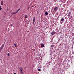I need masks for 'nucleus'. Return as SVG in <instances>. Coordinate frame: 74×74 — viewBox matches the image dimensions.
I'll list each match as a JSON object with an SVG mask.
<instances>
[{
    "instance_id": "nucleus-16",
    "label": "nucleus",
    "mask_w": 74,
    "mask_h": 74,
    "mask_svg": "<svg viewBox=\"0 0 74 74\" xmlns=\"http://www.w3.org/2000/svg\"><path fill=\"white\" fill-rule=\"evenodd\" d=\"M14 45L15 46V47H16V45L15 43L14 44Z\"/></svg>"
},
{
    "instance_id": "nucleus-11",
    "label": "nucleus",
    "mask_w": 74,
    "mask_h": 74,
    "mask_svg": "<svg viewBox=\"0 0 74 74\" xmlns=\"http://www.w3.org/2000/svg\"><path fill=\"white\" fill-rule=\"evenodd\" d=\"M25 18H27V15H26L25 16Z\"/></svg>"
},
{
    "instance_id": "nucleus-1",
    "label": "nucleus",
    "mask_w": 74,
    "mask_h": 74,
    "mask_svg": "<svg viewBox=\"0 0 74 74\" xmlns=\"http://www.w3.org/2000/svg\"><path fill=\"white\" fill-rule=\"evenodd\" d=\"M58 10V8L57 7H56L53 8V10H54V11H57Z\"/></svg>"
},
{
    "instance_id": "nucleus-12",
    "label": "nucleus",
    "mask_w": 74,
    "mask_h": 74,
    "mask_svg": "<svg viewBox=\"0 0 74 74\" xmlns=\"http://www.w3.org/2000/svg\"><path fill=\"white\" fill-rule=\"evenodd\" d=\"M16 12H13L12 13V14H16Z\"/></svg>"
},
{
    "instance_id": "nucleus-14",
    "label": "nucleus",
    "mask_w": 74,
    "mask_h": 74,
    "mask_svg": "<svg viewBox=\"0 0 74 74\" xmlns=\"http://www.w3.org/2000/svg\"><path fill=\"white\" fill-rule=\"evenodd\" d=\"M38 70L39 71H41V69H38Z\"/></svg>"
},
{
    "instance_id": "nucleus-20",
    "label": "nucleus",
    "mask_w": 74,
    "mask_h": 74,
    "mask_svg": "<svg viewBox=\"0 0 74 74\" xmlns=\"http://www.w3.org/2000/svg\"><path fill=\"white\" fill-rule=\"evenodd\" d=\"M21 73H23V72H22V71H21Z\"/></svg>"
},
{
    "instance_id": "nucleus-8",
    "label": "nucleus",
    "mask_w": 74,
    "mask_h": 74,
    "mask_svg": "<svg viewBox=\"0 0 74 74\" xmlns=\"http://www.w3.org/2000/svg\"><path fill=\"white\" fill-rule=\"evenodd\" d=\"M41 47H42V48H43V47H44V44H41Z\"/></svg>"
},
{
    "instance_id": "nucleus-23",
    "label": "nucleus",
    "mask_w": 74,
    "mask_h": 74,
    "mask_svg": "<svg viewBox=\"0 0 74 74\" xmlns=\"http://www.w3.org/2000/svg\"><path fill=\"white\" fill-rule=\"evenodd\" d=\"M65 19H66V17L65 18Z\"/></svg>"
},
{
    "instance_id": "nucleus-15",
    "label": "nucleus",
    "mask_w": 74,
    "mask_h": 74,
    "mask_svg": "<svg viewBox=\"0 0 74 74\" xmlns=\"http://www.w3.org/2000/svg\"><path fill=\"white\" fill-rule=\"evenodd\" d=\"M29 8H30V7L29 6H28V10H29Z\"/></svg>"
},
{
    "instance_id": "nucleus-18",
    "label": "nucleus",
    "mask_w": 74,
    "mask_h": 74,
    "mask_svg": "<svg viewBox=\"0 0 74 74\" xmlns=\"http://www.w3.org/2000/svg\"><path fill=\"white\" fill-rule=\"evenodd\" d=\"M7 55L8 56H10V54H9V53H8Z\"/></svg>"
},
{
    "instance_id": "nucleus-2",
    "label": "nucleus",
    "mask_w": 74,
    "mask_h": 74,
    "mask_svg": "<svg viewBox=\"0 0 74 74\" xmlns=\"http://www.w3.org/2000/svg\"><path fill=\"white\" fill-rule=\"evenodd\" d=\"M35 22V17L33 18V23L34 25V22Z\"/></svg>"
},
{
    "instance_id": "nucleus-13",
    "label": "nucleus",
    "mask_w": 74,
    "mask_h": 74,
    "mask_svg": "<svg viewBox=\"0 0 74 74\" xmlns=\"http://www.w3.org/2000/svg\"><path fill=\"white\" fill-rule=\"evenodd\" d=\"M48 12H45V14L46 15H48Z\"/></svg>"
},
{
    "instance_id": "nucleus-19",
    "label": "nucleus",
    "mask_w": 74,
    "mask_h": 74,
    "mask_svg": "<svg viewBox=\"0 0 74 74\" xmlns=\"http://www.w3.org/2000/svg\"><path fill=\"white\" fill-rule=\"evenodd\" d=\"M14 25V24H12L11 25V26H12Z\"/></svg>"
},
{
    "instance_id": "nucleus-5",
    "label": "nucleus",
    "mask_w": 74,
    "mask_h": 74,
    "mask_svg": "<svg viewBox=\"0 0 74 74\" xmlns=\"http://www.w3.org/2000/svg\"><path fill=\"white\" fill-rule=\"evenodd\" d=\"M61 22H63V21H64V18H61Z\"/></svg>"
},
{
    "instance_id": "nucleus-24",
    "label": "nucleus",
    "mask_w": 74,
    "mask_h": 74,
    "mask_svg": "<svg viewBox=\"0 0 74 74\" xmlns=\"http://www.w3.org/2000/svg\"><path fill=\"white\" fill-rule=\"evenodd\" d=\"M65 19H66V17L65 18Z\"/></svg>"
},
{
    "instance_id": "nucleus-21",
    "label": "nucleus",
    "mask_w": 74,
    "mask_h": 74,
    "mask_svg": "<svg viewBox=\"0 0 74 74\" xmlns=\"http://www.w3.org/2000/svg\"><path fill=\"white\" fill-rule=\"evenodd\" d=\"M51 46V47H52V46L53 47V45H52Z\"/></svg>"
},
{
    "instance_id": "nucleus-3",
    "label": "nucleus",
    "mask_w": 74,
    "mask_h": 74,
    "mask_svg": "<svg viewBox=\"0 0 74 74\" xmlns=\"http://www.w3.org/2000/svg\"><path fill=\"white\" fill-rule=\"evenodd\" d=\"M71 16V14H70V13H69L67 15V16L69 18V17H70Z\"/></svg>"
},
{
    "instance_id": "nucleus-17",
    "label": "nucleus",
    "mask_w": 74,
    "mask_h": 74,
    "mask_svg": "<svg viewBox=\"0 0 74 74\" xmlns=\"http://www.w3.org/2000/svg\"><path fill=\"white\" fill-rule=\"evenodd\" d=\"M0 10H1L2 8H1V6H0Z\"/></svg>"
},
{
    "instance_id": "nucleus-6",
    "label": "nucleus",
    "mask_w": 74,
    "mask_h": 74,
    "mask_svg": "<svg viewBox=\"0 0 74 74\" xmlns=\"http://www.w3.org/2000/svg\"><path fill=\"white\" fill-rule=\"evenodd\" d=\"M4 47V45H3L1 47V49H3Z\"/></svg>"
},
{
    "instance_id": "nucleus-7",
    "label": "nucleus",
    "mask_w": 74,
    "mask_h": 74,
    "mask_svg": "<svg viewBox=\"0 0 74 74\" xmlns=\"http://www.w3.org/2000/svg\"><path fill=\"white\" fill-rule=\"evenodd\" d=\"M51 34L52 35H53V34H55V32H51Z\"/></svg>"
},
{
    "instance_id": "nucleus-25",
    "label": "nucleus",
    "mask_w": 74,
    "mask_h": 74,
    "mask_svg": "<svg viewBox=\"0 0 74 74\" xmlns=\"http://www.w3.org/2000/svg\"><path fill=\"white\" fill-rule=\"evenodd\" d=\"M28 10V11H29V10Z\"/></svg>"
},
{
    "instance_id": "nucleus-10",
    "label": "nucleus",
    "mask_w": 74,
    "mask_h": 74,
    "mask_svg": "<svg viewBox=\"0 0 74 74\" xmlns=\"http://www.w3.org/2000/svg\"><path fill=\"white\" fill-rule=\"evenodd\" d=\"M21 10V8H19L17 10V11L16 12V13H18V11H19V10Z\"/></svg>"
},
{
    "instance_id": "nucleus-4",
    "label": "nucleus",
    "mask_w": 74,
    "mask_h": 74,
    "mask_svg": "<svg viewBox=\"0 0 74 74\" xmlns=\"http://www.w3.org/2000/svg\"><path fill=\"white\" fill-rule=\"evenodd\" d=\"M1 5H3V1H1Z\"/></svg>"
},
{
    "instance_id": "nucleus-9",
    "label": "nucleus",
    "mask_w": 74,
    "mask_h": 74,
    "mask_svg": "<svg viewBox=\"0 0 74 74\" xmlns=\"http://www.w3.org/2000/svg\"><path fill=\"white\" fill-rule=\"evenodd\" d=\"M20 71H22V67H20Z\"/></svg>"
},
{
    "instance_id": "nucleus-22",
    "label": "nucleus",
    "mask_w": 74,
    "mask_h": 74,
    "mask_svg": "<svg viewBox=\"0 0 74 74\" xmlns=\"http://www.w3.org/2000/svg\"><path fill=\"white\" fill-rule=\"evenodd\" d=\"M14 74H16L15 73H14Z\"/></svg>"
}]
</instances>
